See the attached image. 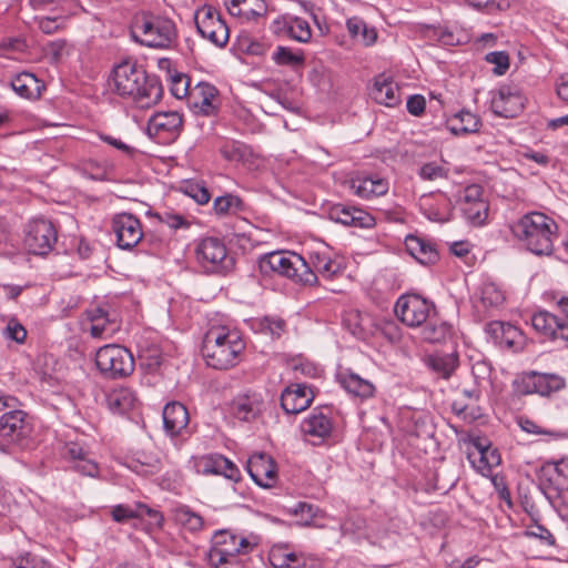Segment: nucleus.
<instances>
[{
  "mask_svg": "<svg viewBox=\"0 0 568 568\" xmlns=\"http://www.w3.org/2000/svg\"><path fill=\"white\" fill-rule=\"evenodd\" d=\"M255 546V542L231 530H219L212 537L207 559L214 568H244L240 555H247Z\"/></svg>",
  "mask_w": 568,
  "mask_h": 568,
  "instance_id": "obj_5",
  "label": "nucleus"
},
{
  "mask_svg": "<svg viewBox=\"0 0 568 568\" xmlns=\"http://www.w3.org/2000/svg\"><path fill=\"white\" fill-rule=\"evenodd\" d=\"M244 209L243 201L233 194H225L214 200L213 210L217 215L236 214Z\"/></svg>",
  "mask_w": 568,
  "mask_h": 568,
  "instance_id": "obj_46",
  "label": "nucleus"
},
{
  "mask_svg": "<svg viewBox=\"0 0 568 568\" xmlns=\"http://www.w3.org/2000/svg\"><path fill=\"white\" fill-rule=\"evenodd\" d=\"M505 300L504 293L493 283L481 286L480 301L485 306H498Z\"/></svg>",
  "mask_w": 568,
  "mask_h": 568,
  "instance_id": "obj_50",
  "label": "nucleus"
},
{
  "mask_svg": "<svg viewBox=\"0 0 568 568\" xmlns=\"http://www.w3.org/2000/svg\"><path fill=\"white\" fill-rule=\"evenodd\" d=\"M111 226L116 239V245L121 250L131 251L144 236L140 220L131 213L115 214Z\"/></svg>",
  "mask_w": 568,
  "mask_h": 568,
  "instance_id": "obj_12",
  "label": "nucleus"
},
{
  "mask_svg": "<svg viewBox=\"0 0 568 568\" xmlns=\"http://www.w3.org/2000/svg\"><path fill=\"white\" fill-rule=\"evenodd\" d=\"M251 478L261 487H273L276 481V466L273 458L265 453L253 454L246 464Z\"/></svg>",
  "mask_w": 568,
  "mask_h": 568,
  "instance_id": "obj_19",
  "label": "nucleus"
},
{
  "mask_svg": "<svg viewBox=\"0 0 568 568\" xmlns=\"http://www.w3.org/2000/svg\"><path fill=\"white\" fill-rule=\"evenodd\" d=\"M108 408L115 414H125L139 405L135 393L129 387H119L110 390L105 396Z\"/></svg>",
  "mask_w": 568,
  "mask_h": 568,
  "instance_id": "obj_31",
  "label": "nucleus"
},
{
  "mask_svg": "<svg viewBox=\"0 0 568 568\" xmlns=\"http://www.w3.org/2000/svg\"><path fill=\"white\" fill-rule=\"evenodd\" d=\"M261 412L260 400L243 396L232 403V414L240 420H253Z\"/></svg>",
  "mask_w": 568,
  "mask_h": 568,
  "instance_id": "obj_44",
  "label": "nucleus"
},
{
  "mask_svg": "<svg viewBox=\"0 0 568 568\" xmlns=\"http://www.w3.org/2000/svg\"><path fill=\"white\" fill-rule=\"evenodd\" d=\"M230 14L246 21L256 20L266 13L264 0H224Z\"/></svg>",
  "mask_w": 568,
  "mask_h": 568,
  "instance_id": "obj_32",
  "label": "nucleus"
},
{
  "mask_svg": "<svg viewBox=\"0 0 568 568\" xmlns=\"http://www.w3.org/2000/svg\"><path fill=\"white\" fill-rule=\"evenodd\" d=\"M130 468L138 475L150 476L161 471L162 462L158 455L142 452L131 460Z\"/></svg>",
  "mask_w": 568,
  "mask_h": 568,
  "instance_id": "obj_40",
  "label": "nucleus"
},
{
  "mask_svg": "<svg viewBox=\"0 0 568 568\" xmlns=\"http://www.w3.org/2000/svg\"><path fill=\"white\" fill-rule=\"evenodd\" d=\"M347 322L354 326L352 332L359 338H366L374 334V320L366 313L352 312L348 314Z\"/></svg>",
  "mask_w": 568,
  "mask_h": 568,
  "instance_id": "obj_45",
  "label": "nucleus"
},
{
  "mask_svg": "<svg viewBox=\"0 0 568 568\" xmlns=\"http://www.w3.org/2000/svg\"><path fill=\"white\" fill-rule=\"evenodd\" d=\"M85 314L91 324L89 331L92 337L100 338L116 329L114 320L110 318L109 313L102 307H92Z\"/></svg>",
  "mask_w": 568,
  "mask_h": 568,
  "instance_id": "obj_34",
  "label": "nucleus"
},
{
  "mask_svg": "<svg viewBox=\"0 0 568 568\" xmlns=\"http://www.w3.org/2000/svg\"><path fill=\"white\" fill-rule=\"evenodd\" d=\"M190 422L186 407L179 403H168L163 408L164 429L170 436H178L184 430Z\"/></svg>",
  "mask_w": 568,
  "mask_h": 568,
  "instance_id": "obj_28",
  "label": "nucleus"
},
{
  "mask_svg": "<svg viewBox=\"0 0 568 568\" xmlns=\"http://www.w3.org/2000/svg\"><path fill=\"white\" fill-rule=\"evenodd\" d=\"M565 387V378L555 374H540L536 372L523 376L520 392L524 394L550 395Z\"/></svg>",
  "mask_w": 568,
  "mask_h": 568,
  "instance_id": "obj_17",
  "label": "nucleus"
},
{
  "mask_svg": "<svg viewBox=\"0 0 568 568\" xmlns=\"http://www.w3.org/2000/svg\"><path fill=\"white\" fill-rule=\"evenodd\" d=\"M12 568H52L51 565L43 558L27 552L18 557L12 562Z\"/></svg>",
  "mask_w": 568,
  "mask_h": 568,
  "instance_id": "obj_52",
  "label": "nucleus"
},
{
  "mask_svg": "<svg viewBox=\"0 0 568 568\" xmlns=\"http://www.w3.org/2000/svg\"><path fill=\"white\" fill-rule=\"evenodd\" d=\"M3 336L7 339L22 344L27 338V329L16 318H11L3 329Z\"/></svg>",
  "mask_w": 568,
  "mask_h": 568,
  "instance_id": "obj_56",
  "label": "nucleus"
},
{
  "mask_svg": "<svg viewBox=\"0 0 568 568\" xmlns=\"http://www.w3.org/2000/svg\"><path fill=\"white\" fill-rule=\"evenodd\" d=\"M174 521L191 532H199L204 527L203 517L189 506H178L173 509Z\"/></svg>",
  "mask_w": 568,
  "mask_h": 568,
  "instance_id": "obj_41",
  "label": "nucleus"
},
{
  "mask_svg": "<svg viewBox=\"0 0 568 568\" xmlns=\"http://www.w3.org/2000/svg\"><path fill=\"white\" fill-rule=\"evenodd\" d=\"M217 89L209 82H199L190 92V101L205 115L214 114L217 110Z\"/></svg>",
  "mask_w": 568,
  "mask_h": 568,
  "instance_id": "obj_27",
  "label": "nucleus"
},
{
  "mask_svg": "<svg viewBox=\"0 0 568 568\" xmlns=\"http://www.w3.org/2000/svg\"><path fill=\"white\" fill-rule=\"evenodd\" d=\"M153 216L156 217L160 223L165 224L173 230L189 226V223L183 215L170 211L156 212Z\"/></svg>",
  "mask_w": 568,
  "mask_h": 568,
  "instance_id": "obj_55",
  "label": "nucleus"
},
{
  "mask_svg": "<svg viewBox=\"0 0 568 568\" xmlns=\"http://www.w3.org/2000/svg\"><path fill=\"white\" fill-rule=\"evenodd\" d=\"M369 94L376 103L388 108L397 106L400 103V90L398 84L384 74L375 78Z\"/></svg>",
  "mask_w": 568,
  "mask_h": 568,
  "instance_id": "obj_23",
  "label": "nucleus"
},
{
  "mask_svg": "<svg viewBox=\"0 0 568 568\" xmlns=\"http://www.w3.org/2000/svg\"><path fill=\"white\" fill-rule=\"evenodd\" d=\"M303 434L313 445H320L331 437L333 422L327 408H314L301 425Z\"/></svg>",
  "mask_w": 568,
  "mask_h": 568,
  "instance_id": "obj_15",
  "label": "nucleus"
},
{
  "mask_svg": "<svg viewBox=\"0 0 568 568\" xmlns=\"http://www.w3.org/2000/svg\"><path fill=\"white\" fill-rule=\"evenodd\" d=\"M407 111L415 116H419L424 113L426 108V100L420 94L410 95L406 103Z\"/></svg>",
  "mask_w": 568,
  "mask_h": 568,
  "instance_id": "obj_64",
  "label": "nucleus"
},
{
  "mask_svg": "<svg viewBox=\"0 0 568 568\" xmlns=\"http://www.w3.org/2000/svg\"><path fill=\"white\" fill-rule=\"evenodd\" d=\"M273 59L280 65L295 67L304 63V55L302 53H295L286 47H277Z\"/></svg>",
  "mask_w": 568,
  "mask_h": 568,
  "instance_id": "obj_48",
  "label": "nucleus"
},
{
  "mask_svg": "<svg viewBox=\"0 0 568 568\" xmlns=\"http://www.w3.org/2000/svg\"><path fill=\"white\" fill-rule=\"evenodd\" d=\"M292 552L287 547H273L270 551L268 560L274 568H288Z\"/></svg>",
  "mask_w": 568,
  "mask_h": 568,
  "instance_id": "obj_53",
  "label": "nucleus"
},
{
  "mask_svg": "<svg viewBox=\"0 0 568 568\" xmlns=\"http://www.w3.org/2000/svg\"><path fill=\"white\" fill-rule=\"evenodd\" d=\"M57 240V230L50 221L34 219L26 227L23 243L29 253L45 255L53 248Z\"/></svg>",
  "mask_w": 568,
  "mask_h": 568,
  "instance_id": "obj_11",
  "label": "nucleus"
},
{
  "mask_svg": "<svg viewBox=\"0 0 568 568\" xmlns=\"http://www.w3.org/2000/svg\"><path fill=\"white\" fill-rule=\"evenodd\" d=\"M10 85L18 95L28 100L40 98L41 91L44 89L43 82L30 72L16 74L11 79Z\"/></svg>",
  "mask_w": 568,
  "mask_h": 568,
  "instance_id": "obj_33",
  "label": "nucleus"
},
{
  "mask_svg": "<svg viewBox=\"0 0 568 568\" xmlns=\"http://www.w3.org/2000/svg\"><path fill=\"white\" fill-rule=\"evenodd\" d=\"M170 90H171V93L176 99H183L185 97H187L190 99V92L192 90L190 88V78L185 74H178V75L173 77Z\"/></svg>",
  "mask_w": 568,
  "mask_h": 568,
  "instance_id": "obj_57",
  "label": "nucleus"
},
{
  "mask_svg": "<svg viewBox=\"0 0 568 568\" xmlns=\"http://www.w3.org/2000/svg\"><path fill=\"white\" fill-rule=\"evenodd\" d=\"M564 465V462H560L556 464L554 468V474L550 476V488L549 494L551 497L557 498H565V494L568 490V487H566V476L564 475V471L561 469V466Z\"/></svg>",
  "mask_w": 568,
  "mask_h": 568,
  "instance_id": "obj_47",
  "label": "nucleus"
},
{
  "mask_svg": "<svg viewBox=\"0 0 568 568\" xmlns=\"http://www.w3.org/2000/svg\"><path fill=\"white\" fill-rule=\"evenodd\" d=\"M314 393L306 384H292L281 395V406L287 414H298L312 404Z\"/></svg>",
  "mask_w": 568,
  "mask_h": 568,
  "instance_id": "obj_20",
  "label": "nucleus"
},
{
  "mask_svg": "<svg viewBox=\"0 0 568 568\" xmlns=\"http://www.w3.org/2000/svg\"><path fill=\"white\" fill-rule=\"evenodd\" d=\"M217 151L221 156L231 163H240L245 161L251 151L247 145L244 143L231 140V139H220L216 144Z\"/></svg>",
  "mask_w": 568,
  "mask_h": 568,
  "instance_id": "obj_37",
  "label": "nucleus"
},
{
  "mask_svg": "<svg viewBox=\"0 0 568 568\" xmlns=\"http://www.w3.org/2000/svg\"><path fill=\"white\" fill-rule=\"evenodd\" d=\"M183 125L182 115L176 111L159 112L148 123V133L162 142L175 140Z\"/></svg>",
  "mask_w": 568,
  "mask_h": 568,
  "instance_id": "obj_14",
  "label": "nucleus"
},
{
  "mask_svg": "<svg viewBox=\"0 0 568 568\" xmlns=\"http://www.w3.org/2000/svg\"><path fill=\"white\" fill-rule=\"evenodd\" d=\"M524 109V98L509 87H501L491 99V110L495 114L511 119L517 116Z\"/></svg>",
  "mask_w": 568,
  "mask_h": 568,
  "instance_id": "obj_21",
  "label": "nucleus"
},
{
  "mask_svg": "<svg viewBox=\"0 0 568 568\" xmlns=\"http://www.w3.org/2000/svg\"><path fill=\"white\" fill-rule=\"evenodd\" d=\"M273 33L277 37L290 38L297 42H308L312 38L310 23L295 16H282L273 21Z\"/></svg>",
  "mask_w": 568,
  "mask_h": 568,
  "instance_id": "obj_18",
  "label": "nucleus"
},
{
  "mask_svg": "<svg viewBox=\"0 0 568 568\" xmlns=\"http://www.w3.org/2000/svg\"><path fill=\"white\" fill-rule=\"evenodd\" d=\"M427 365L443 378H449L458 366V355L436 353L428 356Z\"/></svg>",
  "mask_w": 568,
  "mask_h": 568,
  "instance_id": "obj_39",
  "label": "nucleus"
},
{
  "mask_svg": "<svg viewBox=\"0 0 568 568\" xmlns=\"http://www.w3.org/2000/svg\"><path fill=\"white\" fill-rule=\"evenodd\" d=\"M531 325L537 332L544 334L550 339H567L565 334L567 329L566 321L547 311L535 313L531 316Z\"/></svg>",
  "mask_w": 568,
  "mask_h": 568,
  "instance_id": "obj_25",
  "label": "nucleus"
},
{
  "mask_svg": "<svg viewBox=\"0 0 568 568\" xmlns=\"http://www.w3.org/2000/svg\"><path fill=\"white\" fill-rule=\"evenodd\" d=\"M418 175L425 181H436L447 179L448 170L436 162H428L419 168Z\"/></svg>",
  "mask_w": 568,
  "mask_h": 568,
  "instance_id": "obj_51",
  "label": "nucleus"
},
{
  "mask_svg": "<svg viewBox=\"0 0 568 568\" xmlns=\"http://www.w3.org/2000/svg\"><path fill=\"white\" fill-rule=\"evenodd\" d=\"M406 248L420 264L430 265L437 262L438 252L435 246L424 239L409 235L406 239Z\"/></svg>",
  "mask_w": 568,
  "mask_h": 568,
  "instance_id": "obj_35",
  "label": "nucleus"
},
{
  "mask_svg": "<svg viewBox=\"0 0 568 568\" xmlns=\"http://www.w3.org/2000/svg\"><path fill=\"white\" fill-rule=\"evenodd\" d=\"M258 268L264 275L275 273L302 285L317 283V277L307 261L293 252L274 251L267 253L260 257Z\"/></svg>",
  "mask_w": 568,
  "mask_h": 568,
  "instance_id": "obj_4",
  "label": "nucleus"
},
{
  "mask_svg": "<svg viewBox=\"0 0 568 568\" xmlns=\"http://www.w3.org/2000/svg\"><path fill=\"white\" fill-rule=\"evenodd\" d=\"M186 193L202 205L206 204L211 199L209 190L197 183L189 185Z\"/></svg>",
  "mask_w": 568,
  "mask_h": 568,
  "instance_id": "obj_63",
  "label": "nucleus"
},
{
  "mask_svg": "<svg viewBox=\"0 0 568 568\" xmlns=\"http://www.w3.org/2000/svg\"><path fill=\"white\" fill-rule=\"evenodd\" d=\"M486 61L496 65L494 70L496 74L501 75L509 69V55L504 51L487 53Z\"/></svg>",
  "mask_w": 568,
  "mask_h": 568,
  "instance_id": "obj_58",
  "label": "nucleus"
},
{
  "mask_svg": "<svg viewBox=\"0 0 568 568\" xmlns=\"http://www.w3.org/2000/svg\"><path fill=\"white\" fill-rule=\"evenodd\" d=\"M556 222L540 212H529L511 225L513 235L535 255H550L556 237Z\"/></svg>",
  "mask_w": 568,
  "mask_h": 568,
  "instance_id": "obj_2",
  "label": "nucleus"
},
{
  "mask_svg": "<svg viewBox=\"0 0 568 568\" xmlns=\"http://www.w3.org/2000/svg\"><path fill=\"white\" fill-rule=\"evenodd\" d=\"M447 129L455 135L475 133L479 130L480 121L469 111H459L446 121Z\"/></svg>",
  "mask_w": 568,
  "mask_h": 568,
  "instance_id": "obj_36",
  "label": "nucleus"
},
{
  "mask_svg": "<svg viewBox=\"0 0 568 568\" xmlns=\"http://www.w3.org/2000/svg\"><path fill=\"white\" fill-rule=\"evenodd\" d=\"M337 381L348 394L361 399L373 397L375 393V386L371 381L351 371L341 372L337 375Z\"/></svg>",
  "mask_w": 568,
  "mask_h": 568,
  "instance_id": "obj_30",
  "label": "nucleus"
},
{
  "mask_svg": "<svg viewBox=\"0 0 568 568\" xmlns=\"http://www.w3.org/2000/svg\"><path fill=\"white\" fill-rule=\"evenodd\" d=\"M245 343L236 331L213 326L204 335L202 353L206 364L215 369H229L240 362Z\"/></svg>",
  "mask_w": 568,
  "mask_h": 568,
  "instance_id": "obj_3",
  "label": "nucleus"
},
{
  "mask_svg": "<svg viewBox=\"0 0 568 568\" xmlns=\"http://www.w3.org/2000/svg\"><path fill=\"white\" fill-rule=\"evenodd\" d=\"M526 535L544 541L546 545H554L555 539L551 532L541 525L535 524L527 528Z\"/></svg>",
  "mask_w": 568,
  "mask_h": 568,
  "instance_id": "obj_62",
  "label": "nucleus"
},
{
  "mask_svg": "<svg viewBox=\"0 0 568 568\" xmlns=\"http://www.w3.org/2000/svg\"><path fill=\"white\" fill-rule=\"evenodd\" d=\"M32 423L28 414L20 409L4 413L0 417V436L9 444L26 448L32 434Z\"/></svg>",
  "mask_w": 568,
  "mask_h": 568,
  "instance_id": "obj_10",
  "label": "nucleus"
},
{
  "mask_svg": "<svg viewBox=\"0 0 568 568\" xmlns=\"http://www.w3.org/2000/svg\"><path fill=\"white\" fill-rule=\"evenodd\" d=\"M346 28L351 37L357 39L364 45H372L377 39L376 29L368 27L366 22L358 17L347 19Z\"/></svg>",
  "mask_w": 568,
  "mask_h": 568,
  "instance_id": "obj_42",
  "label": "nucleus"
},
{
  "mask_svg": "<svg viewBox=\"0 0 568 568\" xmlns=\"http://www.w3.org/2000/svg\"><path fill=\"white\" fill-rule=\"evenodd\" d=\"M224 456L215 454V455H207L203 456L197 459L196 462V468L199 473H202L204 475L213 474L219 475Z\"/></svg>",
  "mask_w": 568,
  "mask_h": 568,
  "instance_id": "obj_49",
  "label": "nucleus"
},
{
  "mask_svg": "<svg viewBox=\"0 0 568 568\" xmlns=\"http://www.w3.org/2000/svg\"><path fill=\"white\" fill-rule=\"evenodd\" d=\"M263 331L268 332L273 337H280L285 329V322L281 318L265 317L262 323Z\"/></svg>",
  "mask_w": 568,
  "mask_h": 568,
  "instance_id": "obj_61",
  "label": "nucleus"
},
{
  "mask_svg": "<svg viewBox=\"0 0 568 568\" xmlns=\"http://www.w3.org/2000/svg\"><path fill=\"white\" fill-rule=\"evenodd\" d=\"M307 264L317 278L320 275L325 280H333L343 273L341 261L332 257L327 250L310 252Z\"/></svg>",
  "mask_w": 568,
  "mask_h": 568,
  "instance_id": "obj_22",
  "label": "nucleus"
},
{
  "mask_svg": "<svg viewBox=\"0 0 568 568\" xmlns=\"http://www.w3.org/2000/svg\"><path fill=\"white\" fill-rule=\"evenodd\" d=\"M352 192L364 200L384 195L388 191V183L382 178L357 175L349 180Z\"/></svg>",
  "mask_w": 568,
  "mask_h": 568,
  "instance_id": "obj_26",
  "label": "nucleus"
},
{
  "mask_svg": "<svg viewBox=\"0 0 568 568\" xmlns=\"http://www.w3.org/2000/svg\"><path fill=\"white\" fill-rule=\"evenodd\" d=\"M197 262L207 271H217L227 256L224 242L219 237L202 239L195 250Z\"/></svg>",
  "mask_w": 568,
  "mask_h": 568,
  "instance_id": "obj_16",
  "label": "nucleus"
},
{
  "mask_svg": "<svg viewBox=\"0 0 568 568\" xmlns=\"http://www.w3.org/2000/svg\"><path fill=\"white\" fill-rule=\"evenodd\" d=\"M352 223L348 224V226H356V227H364L369 229L375 225V219L367 212L354 207V211H352Z\"/></svg>",
  "mask_w": 568,
  "mask_h": 568,
  "instance_id": "obj_60",
  "label": "nucleus"
},
{
  "mask_svg": "<svg viewBox=\"0 0 568 568\" xmlns=\"http://www.w3.org/2000/svg\"><path fill=\"white\" fill-rule=\"evenodd\" d=\"M111 515L116 523H126L130 519L143 517L144 515L162 519V516L156 510L143 504H138L134 508L128 505H116L113 507Z\"/></svg>",
  "mask_w": 568,
  "mask_h": 568,
  "instance_id": "obj_38",
  "label": "nucleus"
},
{
  "mask_svg": "<svg viewBox=\"0 0 568 568\" xmlns=\"http://www.w3.org/2000/svg\"><path fill=\"white\" fill-rule=\"evenodd\" d=\"M288 568H324L323 561L303 552H292Z\"/></svg>",
  "mask_w": 568,
  "mask_h": 568,
  "instance_id": "obj_54",
  "label": "nucleus"
},
{
  "mask_svg": "<svg viewBox=\"0 0 568 568\" xmlns=\"http://www.w3.org/2000/svg\"><path fill=\"white\" fill-rule=\"evenodd\" d=\"M394 312L406 326L420 327L435 312V305L418 294H404L396 301Z\"/></svg>",
  "mask_w": 568,
  "mask_h": 568,
  "instance_id": "obj_8",
  "label": "nucleus"
},
{
  "mask_svg": "<svg viewBox=\"0 0 568 568\" xmlns=\"http://www.w3.org/2000/svg\"><path fill=\"white\" fill-rule=\"evenodd\" d=\"M113 91L134 102L140 108L155 105L163 94L160 79L149 74L136 60L128 58L119 62L112 70Z\"/></svg>",
  "mask_w": 568,
  "mask_h": 568,
  "instance_id": "obj_1",
  "label": "nucleus"
},
{
  "mask_svg": "<svg viewBox=\"0 0 568 568\" xmlns=\"http://www.w3.org/2000/svg\"><path fill=\"white\" fill-rule=\"evenodd\" d=\"M486 332L500 345L508 349L518 351L523 344V334L514 325L500 321L487 324Z\"/></svg>",
  "mask_w": 568,
  "mask_h": 568,
  "instance_id": "obj_24",
  "label": "nucleus"
},
{
  "mask_svg": "<svg viewBox=\"0 0 568 568\" xmlns=\"http://www.w3.org/2000/svg\"><path fill=\"white\" fill-rule=\"evenodd\" d=\"M95 364L103 375L111 378L126 377L134 371L131 352L115 344L100 347L95 355Z\"/></svg>",
  "mask_w": 568,
  "mask_h": 568,
  "instance_id": "obj_7",
  "label": "nucleus"
},
{
  "mask_svg": "<svg viewBox=\"0 0 568 568\" xmlns=\"http://www.w3.org/2000/svg\"><path fill=\"white\" fill-rule=\"evenodd\" d=\"M460 210L468 222L483 225L487 217L489 205L484 199V189L478 184L466 186L460 196Z\"/></svg>",
  "mask_w": 568,
  "mask_h": 568,
  "instance_id": "obj_13",
  "label": "nucleus"
},
{
  "mask_svg": "<svg viewBox=\"0 0 568 568\" xmlns=\"http://www.w3.org/2000/svg\"><path fill=\"white\" fill-rule=\"evenodd\" d=\"M63 456L72 462V469L81 475L97 477L99 475L98 464L88 458L87 452L77 443L65 445Z\"/></svg>",
  "mask_w": 568,
  "mask_h": 568,
  "instance_id": "obj_29",
  "label": "nucleus"
},
{
  "mask_svg": "<svg viewBox=\"0 0 568 568\" xmlns=\"http://www.w3.org/2000/svg\"><path fill=\"white\" fill-rule=\"evenodd\" d=\"M197 32L219 48L229 42L230 31L220 12L212 6H203L194 13Z\"/></svg>",
  "mask_w": 568,
  "mask_h": 568,
  "instance_id": "obj_9",
  "label": "nucleus"
},
{
  "mask_svg": "<svg viewBox=\"0 0 568 568\" xmlns=\"http://www.w3.org/2000/svg\"><path fill=\"white\" fill-rule=\"evenodd\" d=\"M422 338L429 343H440L446 339L450 334V326L435 316L430 315V318L423 324Z\"/></svg>",
  "mask_w": 568,
  "mask_h": 568,
  "instance_id": "obj_43",
  "label": "nucleus"
},
{
  "mask_svg": "<svg viewBox=\"0 0 568 568\" xmlns=\"http://www.w3.org/2000/svg\"><path fill=\"white\" fill-rule=\"evenodd\" d=\"M352 211L354 207H347L343 204H336L329 210V219L337 223L348 226L352 223Z\"/></svg>",
  "mask_w": 568,
  "mask_h": 568,
  "instance_id": "obj_59",
  "label": "nucleus"
},
{
  "mask_svg": "<svg viewBox=\"0 0 568 568\" xmlns=\"http://www.w3.org/2000/svg\"><path fill=\"white\" fill-rule=\"evenodd\" d=\"M131 38L150 48L168 49L176 40V28L171 19L142 14L136 17L130 29Z\"/></svg>",
  "mask_w": 568,
  "mask_h": 568,
  "instance_id": "obj_6",
  "label": "nucleus"
}]
</instances>
